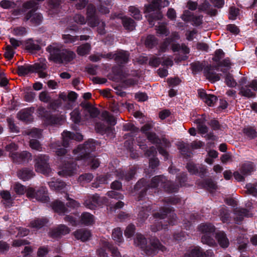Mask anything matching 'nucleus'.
Masks as SVG:
<instances>
[{"mask_svg":"<svg viewBox=\"0 0 257 257\" xmlns=\"http://www.w3.org/2000/svg\"><path fill=\"white\" fill-rule=\"evenodd\" d=\"M159 185L168 193L177 192L179 188L178 185L168 181L163 175L156 176L151 181L143 178L138 180L134 186L135 191L138 194V200H142L147 194L155 192Z\"/></svg>","mask_w":257,"mask_h":257,"instance_id":"nucleus-1","label":"nucleus"},{"mask_svg":"<svg viewBox=\"0 0 257 257\" xmlns=\"http://www.w3.org/2000/svg\"><path fill=\"white\" fill-rule=\"evenodd\" d=\"M215 227L210 223H202L199 225L198 230L202 233L201 241L203 244H206L210 246L216 245L214 238H215L222 248H227L229 244V240L225 233L223 232H219L215 233Z\"/></svg>","mask_w":257,"mask_h":257,"instance_id":"nucleus-2","label":"nucleus"},{"mask_svg":"<svg viewBox=\"0 0 257 257\" xmlns=\"http://www.w3.org/2000/svg\"><path fill=\"white\" fill-rule=\"evenodd\" d=\"M134 242L148 257L155 255L159 251L164 252L167 249L157 238H152L148 242L146 238L141 233L136 234Z\"/></svg>","mask_w":257,"mask_h":257,"instance_id":"nucleus-3","label":"nucleus"},{"mask_svg":"<svg viewBox=\"0 0 257 257\" xmlns=\"http://www.w3.org/2000/svg\"><path fill=\"white\" fill-rule=\"evenodd\" d=\"M46 51L49 53L48 59L55 63L62 64L70 62L75 57V54L71 51H66L57 43H53L47 46Z\"/></svg>","mask_w":257,"mask_h":257,"instance_id":"nucleus-4","label":"nucleus"},{"mask_svg":"<svg viewBox=\"0 0 257 257\" xmlns=\"http://www.w3.org/2000/svg\"><path fill=\"white\" fill-rule=\"evenodd\" d=\"M62 142L57 141L51 144V148L55 152L56 155L63 157L65 155L67 151L65 148L68 147L72 140L81 141L83 140V136L79 134H74L68 131H64L62 134Z\"/></svg>","mask_w":257,"mask_h":257,"instance_id":"nucleus-5","label":"nucleus"},{"mask_svg":"<svg viewBox=\"0 0 257 257\" xmlns=\"http://www.w3.org/2000/svg\"><path fill=\"white\" fill-rule=\"evenodd\" d=\"M145 136L151 144L156 145L159 154L164 157V160H167L169 154L167 149L171 147L169 141L165 138H160L154 132L148 133Z\"/></svg>","mask_w":257,"mask_h":257,"instance_id":"nucleus-6","label":"nucleus"},{"mask_svg":"<svg viewBox=\"0 0 257 257\" xmlns=\"http://www.w3.org/2000/svg\"><path fill=\"white\" fill-rule=\"evenodd\" d=\"M95 141L92 139H89L83 145H79L76 149L73 150L74 155H77L78 160H82L91 157L92 153L95 150Z\"/></svg>","mask_w":257,"mask_h":257,"instance_id":"nucleus-7","label":"nucleus"},{"mask_svg":"<svg viewBox=\"0 0 257 257\" xmlns=\"http://www.w3.org/2000/svg\"><path fill=\"white\" fill-rule=\"evenodd\" d=\"M161 0H152L150 4L145 5V13H151L147 16L148 21L149 25L153 26L155 25V22L160 20L162 18L161 14L160 3Z\"/></svg>","mask_w":257,"mask_h":257,"instance_id":"nucleus-8","label":"nucleus"},{"mask_svg":"<svg viewBox=\"0 0 257 257\" xmlns=\"http://www.w3.org/2000/svg\"><path fill=\"white\" fill-rule=\"evenodd\" d=\"M38 113L47 125L61 124L62 119L61 117L53 114L50 110L47 109L43 106L38 107Z\"/></svg>","mask_w":257,"mask_h":257,"instance_id":"nucleus-9","label":"nucleus"},{"mask_svg":"<svg viewBox=\"0 0 257 257\" xmlns=\"http://www.w3.org/2000/svg\"><path fill=\"white\" fill-rule=\"evenodd\" d=\"M27 196L32 199H36L42 202H47L49 200L47 189L45 187H41L35 189L29 187L26 191Z\"/></svg>","mask_w":257,"mask_h":257,"instance_id":"nucleus-10","label":"nucleus"},{"mask_svg":"<svg viewBox=\"0 0 257 257\" xmlns=\"http://www.w3.org/2000/svg\"><path fill=\"white\" fill-rule=\"evenodd\" d=\"M49 157L46 155H40L35 159V167L37 172L48 175L51 172L49 163Z\"/></svg>","mask_w":257,"mask_h":257,"instance_id":"nucleus-11","label":"nucleus"},{"mask_svg":"<svg viewBox=\"0 0 257 257\" xmlns=\"http://www.w3.org/2000/svg\"><path fill=\"white\" fill-rule=\"evenodd\" d=\"M47 66L44 63H36L33 65L25 64L18 66L17 74L19 76H25L39 70H46Z\"/></svg>","mask_w":257,"mask_h":257,"instance_id":"nucleus-12","label":"nucleus"},{"mask_svg":"<svg viewBox=\"0 0 257 257\" xmlns=\"http://www.w3.org/2000/svg\"><path fill=\"white\" fill-rule=\"evenodd\" d=\"M77 171V164L73 159H69L62 164L58 174L63 177L73 176Z\"/></svg>","mask_w":257,"mask_h":257,"instance_id":"nucleus-13","label":"nucleus"},{"mask_svg":"<svg viewBox=\"0 0 257 257\" xmlns=\"http://www.w3.org/2000/svg\"><path fill=\"white\" fill-rule=\"evenodd\" d=\"M216 63V65H207L206 66L203 71L204 75L206 77V79L212 83L217 82L220 79L221 74H217L216 72L213 71V70H218L219 68L221 67V65H220L219 63Z\"/></svg>","mask_w":257,"mask_h":257,"instance_id":"nucleus-14","label":"nucleus"},{"mask_svg":"<svg viewBox=\"0 0 257 257\" xmlns=\"http://www.w3.org/2000/svg\"><path fill=\"white\" fill-rule=\"evenodd\" d=\"M186 168L191 174L198 175L201 178H203L207 173V169L204 166L195 164L193 162L188 163Z\"/></svg>","mask_w":257,"mask_h":257,"instance_id":"nucleus-15","label":"nucleus"},{"mask_svg":"<svg viewBox=\"0 0 257 257\" xmlns=\"http://www.w3.org/2000/svg\"><path fill=\"white\" fill-rule=\"evenodd\" d=\"M257 91V80H253L249 84L244 87H242L239 90V94L247 98H252L255 96L254 91Z\"/></svg>","mask_w":257,"mask_h":257,"instance_id":"nucleus-16","label":"nucleus"},{"mask_svg":"<svg viewBox=\"0 0 257 257\" xmlns=\"http://www.w3.org/2000/svg\"><path fill=\"white\" fill-rule=\"evenodd\" d=\"M213 252L212 250L208 249L204 251L199 246H195L189 253H186L184 257H211Z\"/></svg>","mask_w":257,"mask_h":257,"instance_id":"nucleus-17","label":"nucleus"},{"mask_svg":"<svg viewBox=\"0 0 257 257\" xmlns=\"http://www.w3.org/2000/svg\"><path fill=\"white\" fill-rule=\"evenodd\" d=\"M43 19L42 14L35 13L34 10H31L25 14L23 21L27 22L30 20L31 24L34 26H39L42 23Z\"/></svg>","mask_w":257,"mask_h":257,"instance_id":"nucleus-18","label":"nucleus"},{"mask_svg":"<svg viewBox=\"0 0 257 257\" xmlns=\"http://www.w3.org/2000/svg\"><path fill=\"white\" fill-rule=\"evenodd\" d=\"M87 20L88 24L95 27L99 23V19L96 14V9L93 5H88L87 8Z\"/></svg>","mask_w":257,"mask_h":257,"instance_id":"nucleus-19","label":"nucleus"},{"mask_svg":"<svg viewBox=\"0 0 257 257\" xmlns=\"http://www.w3.org/2000/svg\"><path fill=\"white\" fill-rule=\"evenodd\" d=\"M70 228L64 224H60L52 228L49 232L50 236L53 238L61 237L63 235L68 234Z\"/></svg>","mask_w":257,"mask_h":257,"instance_id":"nucleus-20","label":"nucleus"},{"mask_svg":"<svg viewBox=\"0 0 257 257\" xmlns=\"http://www.w3.org/2000/svg\"><path fill=\"white\" fill-rule=\"evenodd\" d=\"M35 108L31 107L22 109L19 111L17 114V116L20 120L29 123L33 120L32 114L34 113Z\"/></svg>","mask_w":257,"mask_h":257,"instance_id":"nucleus-21","label":"nucleus"},{"mask_svg":"<svg viewBox=\"0 0 257 257\" xmlns=\"http://www.w3.org/2000/svg\"><path fill=\"white\" fill-rule=\"evenodd\" d=\"M144 142H142L140 137L136 139L138 145L139 146L140 148L145 152V155L152 158L156 157L157 154L156 149L154 146H152L148 149L145 143L146 140L144 139Z\"/></svg>","mask_w":257,"mask_h":257,"instance_id":"nucleus-22","label":"nucleus"},{"mask_svg":"<svg viewBox=\"0 0 257 257\" xmlns=\"http://www.w3.org/2000/svg\"><path fill=\"white\" fill-rule=\"evenodd\" d=\"M199 97L208 106H213L217 100V97L214 94H207L204 90H198Z\"/></svg>","mask_w":257,"mask_h":257,"instance_id":"nucleus-23","label":"nucleus"},{"mask_svg":"<svg viewBox=\"0 0 257 257\" xmlns=\"http://www.w3.org/2000/svg\"><path fill=\"white\" fill-rule=\"evenodd\" d=\"M130 53L127 51L120 50L114 53V61L119 66L128 62Z\"/></svg>","mask_w":257,"mask_h":257,"instance_id":"nucleus-24","label":"nucleus"},{"mask_svg":"<svg viewBox=\"0 0 257 257\" xmlns=\"http://www.w3.org/2000/svg\"><path fill=\"white\" fill-rule=\"evenodd\" d=\"M99 196L97 194L92 196H87L84 201V205L91 210L95 209L98 205Z\"/></svg>","mask_w":257,"mask_h":257,"instance_id":"nucleus-25","label":"nucleus"},{"mask_svg":"<svg viewBox=\"0 0 257 257\" xmlns=\"http://www.w3.org/2000/svg\"><path fill=\"white\" fill-rule=\"evenodd\" d=\"M73 234L75 238L83 242L89 240L91 236L90 231L86 228L78 229Z\"/></svg>","mask_w":257,"mask_h":257,"instance_id":"nucleus-26","label":"nucleus"},{"mask_svg":"<svg viewBox=\"0 0 257 257\" xmlns=\"http://www.w3.org/2000/svg\"><path fill=\"white\" fill-rule=\"evenodd\" d=\"M25 49L30 53H35L41 50V47L38 41L29 39L25 42Z\"/></svg>","mask_w":257,"mask_h":257,"instance_id":"nucleus-27","label":"nucleus"},{"mask_svg":"<svg viewBox=\"0 0 257 257\" xmlns=\"http://www.w3.org/2000/svg\"><path fill=\"white\" fill-rule=\"evenodd\" d=\"M233 213L237 216L235 218V220L238 222H241L244 217H251L248 210L244 208L236 207L233 209Z\"/></svg>","mask_w":257,"mask_h":257,"instance_id":"nucleus-28","label":"nucleus"},{"mask_svg":"<svg viewBox=\"0 0 257 257\" xmlns=\"http://www.w3.org/2000/svg\"><path fill=\"white\" fill-rule=\"evenodd\" d=\"M30 154L26 151H23L21 153H12L11 158L12 159L14 162L21 164L25 162L29 157Z\"/></svg>","mask_w":257,"mask_h":257,"instance_id":"nucleus-29","label":"nucleus"},{"mask_svg":"<svg viewBox=\"0 0 257 257\" xmlns=\"http://www.w3.org/2000/svg\"><path fill=\"white\" fill-rule=\"evenodd\" d=\"M18 176L23 181H27L31 179L35 173L33 169L28 168H24L18 171Z\"/></svg>","mask_w":257,"mask_h":257,"instance_id":"nucleus-30","label":"nucleus"},{"mask_svg":"<svg viewBox=\"0 0 257 257\" xmlns=\"http://www.w3.org/2000/svg\"><path fill=\"white\" fill-rule=\"evenodd\" d=\"M206 121L204 115H202L201 117L195 119L194 121L196 124L197 128L201 134H205L208 132V128L205 124Z\"/></svg>","mask_w":257,"mask_h":257,"instance_id":"nucleus-31","label":"nucleus"},{"mask_svg":"<svg viewBox=\"0 0 257 257\" xmlns=\"http://www.w3.org/2000/svg\"><path fill=\"white\" fill-rule=\"evenodd\" d=\"M199 185L202 188L207 189L210 192L215 190L217 189V185L215 182L210 178L203 179L199 182Z\"/></svg>","mask_w":257,"mask_h":257,"instance_id":"nucleus-32","label":"nucleus"},{"mask_svg":"<svg viewBox=\"0 0 257 257\" xmlns=\"http://www.w3.org/2000/svg\"><path fill=\"white\" fill-rule=\"evenodd\" d=\"M80 221L86 226L92 225L95 222V217L89 212H84L81 215Z\"/></svg>","mask_w":257,"mask_h":257,"instance_id":"nucleus-33","label":"nucleus"},{"mask_svg":"<svg viewBox=\"0 0 257 257\" xmlns=\"http://www.w3.org/2000/svg\"><path fill=\"white\" fill-rule=\"evenodd\" d=\"M121 23L124 28L128 31L134 30L136 27V23L135 21L130 17H122L121 18Z\"/></svg>","mask_w":257,"mask_h":257,"instance_id":"nucleus-34","label":"nucleus"},{"mask_svg":"<svg viewBox=\"0 0 257 257\" xmlns=\"http://www.w3.org/2000/svg\"><path fill=\"white\" fill-rule=\"evenodd\" d=\"M51 207L55 212L59 214H63L68 212V209L65 206L64 203L60 201H53L51 204Z\"/></svg>","mask_w":257,"mask_h":257,"instance_id":"nucleus-35","label":"nucleus"},{"mask_svg":"<svg viewBox=\"0 0 257 257\" xmlns=\"http://www.w3.org/2000/svg\"><path fill=\"white\" fill-rule=\"evenodd\" d=\"M158 39L154 35H149L145 40V45L148 49H153L158 45Z\"/></svg>","mask_w":257,"mask_h":257,"instance_id":"nucleus-36","label":"nucleus"},{"mask_svg":"<svg viewBox=\"0 0 257 257\" xmlns=\"http://www.w3.org/2000/svg\"><path fill=\"white\" fill-rule=\"evenodd\" d=\"M95 130L97 133L102 135L112 133V128L103 123H97L95 125Z\"/></svg>","mask_w":257,"mask_h":257,"instance_id":"nucleus-37","label":"nucleus"},{"mask_svg":"<svg viewBox=\"0 0 257 257\" xmlns=\"http://www.w3.org/2000/svg\"><path fill=\"white\" fill-rule=\"evenodd\" d=\"M253 170V164L250 162L243 164L239 169L240 173L245 177L251 175Z\"/></svg>","mask_w":257,"mask_h":257,"instance_id":"nucleus-38","label":"nucleus"},{"mask_svg":"<svg viewBox=\"0 0 257 257\" xmlns=\"http://www.w3.org/2000/svg\"><path fill=\"white\" fill-rule=\"evenodd\" d=\"M171 208L163 207L160 208L159 212L154 213L153 216L156 219H165L167 217L168 214L171 213Z\"/></svg>","mask_w":257,"mask_h":257,"instance_id":"nucleus-39","label":"nucleus"},{"mask_svg":"<svg viewBox=\"0 0 257 257\" xmlns=\"http://www.w3.org/2000/svg\"><path fill=\"white\" fill-rule=\"evenodd\" d=\"M242 132L244 136L249 140H252L257 137V132L253 126H247L244 127Z\"/></svg>","mask_w":257,"mask_h":257,"instance_id":"nucleus-40","label":"nucleus"},{"mask_svg":"<svg viewBox=\"0 0 257 257\" xmlns=\"http://www.w3.org/2000/svg\"><path fill=\"white\" fill-rule=\"evenodd\" d=\"M186 18L184 19L185 21H191L193 23V25L195 26H199L202 23V16H194L193 14L186 15Z\"/></svg>","mask_w":257,"mask_h":257,"instance_id":"nucleus-41","label":"nucleus"},{"mask_svg":"<svg viewBox=\"0 0 257 257\" xmlns=\"http://www.w3.org/2000/svg\"><path fill=\"white\" fill-rule=\"evenodd\" d=\"M65 182L59 179L49 182V186L52 189L57 191H62L65 187Z\"/></svg>","mask_w":257,"mask_h":257,"instance_id":"nucleus-42","label":"nucleus"},{"mask_svg":"<svg viewBox=\"0 0 257 257\" xmlns=\"http://www.w3.org/2000/svg\"><path fill=\"white\" fill-rule=\"evenodd\" d=\"M48 222V219L46 218H37L30 222L32 227L40 229L44 226Z\"/></svg>","mask_w":257,"mask_h":257,"instance_id":"nucleus-43","label":"nucleus"},{"mask_svg":"<svg viewBox=\"0 0 257 257\" xmlns=\"http://www.w3.org/2000/svg\"><path fill=\"white\" fill-rule=\"evenodd\" d=\"M90 49V44L88 43H86L78 46L77 48L76 52L79 55L83 56L88 54Z\"/></svg>","mask_w":257,"mask_h":257,"instance_id":"nucleus-44","label":"nucleus"},{"mask_svg":"<svg viewBox=\"0 0 257 257\" xmlns=\"http://www.w3.org/2000/svg\"><path fill=\"white\" fill-rule=\"evenodd\" d=\"M112 238L114 241L118 243L123 241L122 232L120 228L117 227L113 230Z\"/></svg>","mask_w":257,"mask_h":257,"instance_id":"nucleus-45","label":"nucleus"},{"mask_svg":"<svg viewBox=\"0 0 257 257\" xmlns=\"http://www.w3.org/2000/svg\"><path fill=\"white\" fill-rule=\"evenodd\" d=\"M82 160L88 162V163L90 164L91 168L95 169L97 168L99 166V162L98 159L95 158V156L93 155H91V157H88L85 159H82Z\"/></svg>","mask_w":257,"mask_h":257,"instance_id":"nucleus-46","label":"nucleus"},{"mask_svg":"<svg viewBox=\"0 0 257 257\" xmlns=\"http://www.w3.org/2000/svg\"><path fill=\"white\" fill-rule=\"evenodd\" d=\"M220 217L223 223H228L230 221V214L229 211L225 208L220 210Z\"/></svg>","mask_w":257,"mask_h":257,"instance_id":"nucleus-47","label":"nucleus"},{"mask_svg":"<svg viewBox=\"0 0 257 257\" xmlns=\"http://www.w3.org/2000/svg\"><path fill=\"white\" fill-rule=\"evenodd\" d=\"M225 82L227 86L229 87H235L237 85V83L234 79L233 75L229 73H227L225 75Z\"/></svg>","mask_w":257,"mask_h":257,"instance_id":"nucleus-48","label":"nucleus"},{"mask_svg":"<svg viewBox=\"0 0 257 257\" xmlns=\"http://www.w3.org/2000/svg\"><path fill=\"white\" fill-rule=\"evenodd\" d=\"M190 66L192 72L194 73H197L202 71L203 70H204L205 68L203 63L199 61L192 63L190 64Z\"/></svg>","mask_w":257,"mask_h":257,"instance_id":"nucleus-49","label":"nucleus"},{"mask_svg":"<svg viewBox=\"0 0 257 257\" xmlns=\"http://www.w3.org/2000/svg\"><path fill=\"white\" fill-rule=\"evenodd\" d=\"M0 195L1 197L6 201V203H4V204H6L9 205L11 204L12 205L13 199L12 198L11 193L9 191L3 190L1 191Z\"/></svg>","mask_w":257,"mask_h":257,"instance_id":"nucleus-50","label":"nucleus"},{"mask_svg":"<svg viewBox=\"0 0 257 257\" xmlns=\"http://www.w3.org/2000/svg\"><path fill=\"white\" fill-rule=\"evenodd\" d=\"M128 11L131 15L136 20H140L142 19V16L139 9L135 6H130L128 8Z\"/></svg>","mask_w":257,"mask_h":257,"instance_id":"nucleus-51","label":"nucleus"},{"mask_svg":"<svg viewBox=\"0 0 257 257\" xmlns=\"http://www.w3.org/2000/svg\"><path fill=\"white\" fill-rule=\"evenodd\" d=\"M71 119L76 124H78L81 121V114L78 109H74L70 113Z\"/></svg>","mask_w":257,"mask_h":257,"instance_id":"nucleus-52","label":"nucleus"},{"mask_svg":"<svg viewBox=\"0 0 257 257\" xmlns=\"http://www.w3.org/2000/svg\"><path fill=\"white\" fill-rule=\"evenodd\" d=\"M224 56L225 53L221 49H218L214 52V56L212 59L214 62L219 63Z\"/></svg>","mask_w":257,"mask_h":257,"instance_id":"nucleus-53","label":"nucleus"},{"mask_svg":"<svg viewBox=\"0 0 257 257\" xmlns=\"http://www.w3.org/2000/svg\"><path fill=\"white\" fill-rule=\"evenodd\" d=\"M104 246L107 247L109 251H111L112 255L114 257H119L120 253L118 250V248L110 244L108 242H106L104 244Z\"/></svg>","mask_w":257,"mask_h":257,"instance_id":"nucleus-54","label":"nucleus"},{"mask_svg":"<svg viewBox=\"0 0 257 257\" xmlns=\"http://www.w3.org/2000/svg\"><path fill=\"white\" fill-rule=\"evenodd\" d=\"M0 6L4 9H10L15 8L16 6V4L13 1L2 0L0 2Z\"/></svg>","mask_w":257,"mask_h":257,"instance_id":"nucleus-55","label":"nucleus"},{"mask_svg":"<svg viewBox=\"0 0 257 257\" xmlns=\"http://www.w3.org/2000/svg\"><path fill=\"white\" fill-rule=\"evenodd\" d=\"M179 149L182 155L185 158H189L191 157V152L189 149V148L187 145L184 144H181Z\"/></svg>","mask_w":257,"mask_h":257,"instance_id":"nucleus-56","label":"nucleus"},{"mask_svg":"<svg viewBox=\"0 0 257 257\" xmlns=\"http://www.w3.org/2000/svg\"><path fill=\"white\" fill-rule=\"evenodd\" d=\"M149 216V211L148 209L144 207H142L140 210L138 214V218L141 221H145Z\"/></svg>","mask_w":257,"mask_h":257,"instance_id":"nucleus-57","label":"nucleus"},{"mask_svg":"<svg viewBox=\"0 0 257 257\" xmlns=\"http://www.w3.org/2000/svg\"><path fill=\"white\" fill-rule=\"evenodd\" d=\"M154 123L153 122L146 123L141 127L140 131L146 136L148 133L152 132L151 130L154 127Z\"/></svg>","mask_w":257,"mask_h":257,"instance_id":"nucleus-58","label":"nucleus"},{"mask_svg":"<svg viewBox=\"0 0 257 257\" xmlns=\"http://www.w3.org/2000/svg\"><path fill=\"white\" fill-rule=\"evenodd\" d=\"M27 33V29L24 27H17L13 29V34L16 36H23Z\"/></svg>","mask_w":257,"mask_h":257,"instance_id":"nucleus-59","label":"nucleus"},{"mask_svg":"<svg viewBox=\"0 0 257 257\" xmlns=\"http://www.w3.org/2000/svg\"><path fill=\"white\" fill-rule=\"evenodd\" d=\"M135 230V226L131 224L126 227L124 233V235L127 238H130L134 235Z\"/></svg>","mask_w":257,"mask_h":257,"instance_id":"nucleus-60","label":"nucleus"},{"mask_svg":"<svg viewBox=\"0 0 257 257\" xmlns=\"http://www.w3.org/2000/svg\"><path fill=\"white\" fill-rule=\"evenodd\" d=\"M164 201L167 204L176 205L181 202V199L179 197L174 196L173 197L166 198L164 199Z\"/></svg>","mask_w":257,"mask_h":257,"instance_id":"nucleus-61","label":"nucleus"},{"mask_svg":"<svg viewBox=\"0 0 257 257\" xmlns=\"http://www.w3.org/2000/svg\"><path fill=\"white\" fill-rule=\"evenodd\" d=\"M176 180L179 183L181 187L185 186L187 180V174L184 173H180L177 175Z\"/></svg>","mask_w":257,"mask_h":257,"instance_id":"nucleus-62","label":"nucleus"},{"mask_svg":"<svg viewBox=\"0 0 257 257\" xmlns=\"http://www.w3.org/2000/svg\"><path fill=\"white\" fill-rule=\"evenodd\" d=\"M239 13V9L235 7H231L229 11V19L234 20L236 19L237 16Z\"/></svg>","mask_w":257,"mask_h":257,"instance_id":"nucleus-63","label":"nucleus"},{"mask_svg":"<svg viewBox=\"0 0 257 257\" xmlns=\"http://www.w3.org/2000/svg\"><path fill=\"white\" fill-rule=\"evenodd\" d=\"M172 43L170 42V39L166 38L164 41L160 44V51L164 53L167 51L169 49V46Z\"/></svg>","mask_w":257,"mask_h":257,"instance_id":"nucleus-64","label":"nucleus"}]
</instances>
